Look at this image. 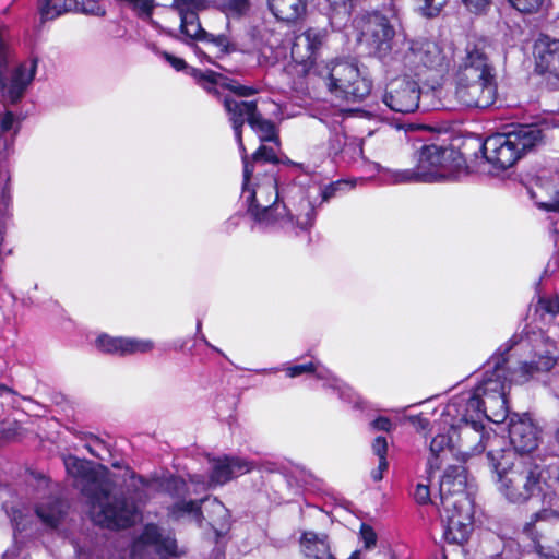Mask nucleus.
Here are the masks:
<instances>
[{
    "label": "nucleus",
    "instance_id": "nucleus-1",
    "mask_svg": "<svg viewBox=\"0 0 559 559\" xmlns=\"http://www.w3.org/2000/svg\"><path fill=\"white\" fill-rule=\"evenodd\" d=\"M63 464L73 486L87 498L91 519L97 525L107 528L128 527L135 522L140 504L150 499L152 481L134 473H131L130 484L134 493L117 497L112 495L114 483L110 478L104 472L94 469L90 462L68 455Z\"/></svg>",
    "mask_w": 559,
    "mask_h": 559
},
{
    "label": "nucleus",
    "instance_id": "nucleus-2",
    "mask_svg": "<svg viewBox=\"0 0 559 559\" xmlns=\"http://www.w3.org/2000/svg\"><path fill=\"white\" fill-rule=\"evenodd\" d=\"M243 186L242 198L248 203V213L254 222L262 226L278 224L283 228L302 230L312 226L314 209L311 203L300 198L298 204L288 207L290 199L281 194L277 180L274 176H266L255 188H249V181L253 175V166L247 155H242Z\"/></svg>",
    "mask_w": 559,
    "mask_h": 559
},
{
    "label": "nucleus",
    "instance_id": "nucleus-3",
    "mask_svg": "<svg viewBox=\"0 0 559 559\" xmlns=\"http://www.w3.org/2000/svg\"><path fill=\"white\" fill-rule=\"evenodd\" d=\"M487 457L497 474L498 490L510 503L523 504L542 492L543 468L532 457L492 449Z\"/></svg>",
    "mask_w": 559,
    "mask_h": 559
},
{
    "label": "nucleus",
    "instance_id": "nucleus-4",
    "mask_svg": "<svg viewBox=\"0 0 559 559\" xmlns=\"http://www.w3.org/2000/svg\"><path fill=\"white\" fill-rule=\"evenodd\" d=\"M460 152L436 144L424 145L413 169H385L384 179L393 185L432 183L456 179L464 168Z\"/></svg>",
    "mask_w": 559,
    "mask_h": 559
},
{
    "label": "nucleus",
    "instance_id": "nucleus-5",
    "mask_svg": "<svg viewBox=\"0 0 559 559\" xmlns=\"http://www.w3.org/2000/svg\"><path fill=\"white\" fill-rule=\"evenodd\" d=\"M514 348L527 356L519 361L518 367L507 368L510 373L509 382L526 383L540 373L549 372L557 365L556 344L542 332L521 337L514 335L504 345L503 352L495 356H503L508 362L511 356L510 352Z\"/></svg>",
    "mask_w": 559,
    "mask_h": 559
},
{
    "label": "nucleus",
    "instance_id": "nucleus-6",
    "mask_svg": "<svg viewBox=\"0 0 559 559\" xmlns=\"http://www.w3.org/2000/svg\"><path fill=\"white\" fill-rule=\"evenodd\" d=\"M542 141V130L535 124H522L507 133L488 136L480 151L496 169L512 167L526 152Z\"/></svg>",
    "mask_w": 559,
    "mask_h": 559
},
{
    "label": "nucleus",
    "instance_id": "nucleus-7",
    "mask_svg": "<svg viewBox=\"0 0 559 559\" xmlns=\"http://www.w3.org/2000/svg\"><path fill=\"white\" fill-rule=\"evenodd\" d=\"M314 73L337 98L362 100L371 91V82L362 76L357 62L334 60L316 67Z\"/></svg>",
    "mask_w": 559,
    "mask_h": 559
},
{
    "label": "nucleus",
    "instance_id": "nucleus-8",
    "mask_svg": "<svg viewBox=\"0 0 559 559\" xmlns=\"http://www.w3.org/2000/svg\"><path fill=\"white\" fill-rule=\"evenodd\" d=\"M507 358L492 356L488 367L492 369L486 372V378L477 386L480 395L486 419L493 423H502L508 415L507 405Z\"/></svg>",
    "mask_w": 559,
    "mask_h": 559
},
{
    "label": "nucleus",
    "instance_id": "nucleus-9",
    "mask_svg": "<svg viewBox=\"0 0 559 559\" xmlns=\"http://www.w3.org/2000/svg\"><path fill=\"white\" fill-rule=\"evenodd\" d=\"M480 395L477 388L474 390L473 395L465 404L464 413L462 414V425L460 426L461 447L464 453L477 454L483 452L487 447L500 441L497 435L484 432L481 424L485 417V412Z\"/></svg>",
    "mask_w": 559,
    "mask_h": 559
},
{
    "label": "nucleus",
    "instance_id": "nucleus-10",
    "mask_svg": "<svg viewBox=\"0 0 559 559\" xmlns=\"http://www.w3.org/2000/svg\"><path fill=\"white\" fill-rule=\"evenodd\" d=\"M524 532L531 536L533 548L545 559H559V511L543 508L532 514L524 525Z\"/></svg>",
    "mask_w": 559,
    "mask_h": 559
},
{
    "label": "nucleus",
    "instance_id": "nucleus-11",
    "mask_svg": "<svg viewBox=\"0 0 559 559\" xmlns=\"http://www.w3.org/2000/svg\"><path fill=\"white\" fill-rule=\"evenodd\" d=\"M394 58L416 75H420L424 70H439L445 62L441 47L436 41L424 38L404 39Z\"/></svg>",
    "mask_w": 559,
    "mask_h": 559
},
{
    "label": "nucleus",
    "instance_id": "nucleus-12",
    "mask_svg": "<svg viewBox=\"0 0 559 559\" xmlns=\"http://www.w3.org/2000/svg\"><path fill=\"white\" fill-rule=\"evenodd\" d=\"M358 27L359 40L379 58H385L392 51L395 28L385 15L367 14L360 20Z\"/></svg>",
    "mask_w": 559,
    "mask_h": 559
},
{
    "label": "nucleus",
    "instance_id": "nucleus-13",
    "mask_svg": "<svg viewBox=\"0 0 559 559\" xmlns=\"http://www.w3.org/2000/svg\"><path fill=\"white\" fill-rule=\"evenodd\" d=\"M454 83L453 95L462 107L485 109L496 100V78L454 79Z\"/></svg>",
    "mask_w": 559,
    "mask_h": 559
},
{
    "label": "nucleus",
    "instance_id": "nucleus-14",
    "mask_svg": "<svg viewBox=\"0 0 559 559\" xmlns=\"http://www.w3.org/2000/svg\"><path fill=\"white\" fill-rule=\"evenodd\" d=\"M490 45L485 38H475L467 43L464 56L460 59L454 79L496 78L489 61Z\"/></svg>",
    "mask_w": 559,
    "mask_h": 559
},
{
    "label": "nucleus",
    "instance_id": "nucleus-15",
    "mask_svg": "<svg viewBox=\"0 0 559 559\" xmlns=\"http://www.w3.org/2000/svg\"><path fill=\"white\" fill-rule=\"evenodd\" d=\"M176 548L177 544L173 537L164 536L158 526L148 524L133 542L131 554L140 559H148L152 555L165 559L176 555Z\"/></svg>",
    "mask_w": 559,
    "mask_h": 559
},
{
    "label": "nucleus",
    "instance_id": "nucleus-16",
    "mask_svg": "<svg viewBox=\"0 0 559 559\" xmlns=\"http://www.w3.org/2000/svg\"><path fill=\"white\" fill-rule=\"evenodd\" d=\"M420 88L407 78L392 80L385 88L382 100L393 111L414 112L419 106Z\"/></svg>",
    "mask_w": 559,
    "mask_h": 559
},
{
    "label": "nucleus",
    "instance_id": "nucleus-17",
    "mask_svg": "<svg viewBox=\"0 0 559 559\" xmlns=\"http://www.w3.org/2000/svg\"><path fill=\"white\" fill-rule=\"evenodd\" d=\"M450 509L442 508L441 518L444 523V537L449 543L462 544L467 540L472 526V503L469 499L457 501Z\"/></svg>",
    "mask_w": 559,
    "mask_h": 559
},
{
    "label": "nucleus",
    "instance_id": "nucleus-18",
    "mask_svg": "<svg viewBox=\"0 0 559 559\" xmlns=\"http://www.w3.org/2000/svg\"><path fill=\"white\" fill-rule=\"evenodd\" d=\"M222 104L228 116V120L231 123L235 132L236 141L242 155H247L246 147L242 141V127L245 122L250 123L251 116H255L258 110L257 102L254 100H241L231 95H225Z\"/></svg>",
    "mask_w": 559,
    "mask_h": 559
},
{
    "label": "nucleus",
    "instance_id": "nucleus-19",
    "mask_svg": "<svg viewBox=\"0 0 559 559\" xmlns=\"http://www.w3.org/2000/svg\"><path fill=\"white\" fill-rule=\"evenodd\" d=\"M467 476L462 465L449 466L440 481V500L442 508L450 509L457 501L468 499L466 493Z\"/></svg>",
    "mask_w": 559,
    "mask_h": 559
},
{
    "label": "nucleus",
    "instance_id": "nucleus-20",
    "mask_svg": "<svg viewBox=\"0 0 559 559\" xmlns=\"http://www.w3.org/2000/svg\"><path fill=\"white\" fill-rule=\"evenodd\" d=\"M95 345L102 353L119 356L148 353L154 348V343L150 340L114 337L107 334L99 335Z\"/></svg>",
    "mask_w": 559,
    "mask_h": 559
},
{
    "label": "nucleus",
    "instance_id": "nucleus-21",
    "mask_svg": "<svg viewBox=\"0 0 559 559\" xmlns=\"http://www.w3.org/2000/svg\"><path fill=\"white\" fill-rule=\"evenodd\" d=\"M211 464L210 481L213 485H224L234 477L247 474L254 468L252 462L238 456L228 455L213 459L211 460Z\"/></svg>",
    "mask_w": 559,
    "mask_h": 559
},
{
    "label": "nucleus",
    "instance_id": "nucleus-22",
    "mask_svg": "<svg viewBox=\"0 0 559 559\" xmlns=\"http://www.w3.org/2000/svg\"><path fill=\"white\" fill-rule=\"evenodd\" d=\"M510 442L514 448L513 452L530 453L538 445L537 427L527 417L511 419L509 424Z\"/></svg>",
    "mask_w": 559,
    "mask_h": 559
},
{
    "label": "nucleus",
    "instance_id": "nucleus-23",
    "mask_svg": "<svg viewBox=\"0 0 559 559\" xmlns=\"http://www.w3.org/2000/svg\"><path fill=\"white\" fill-rule=\"evenodd\" d=\"M537 68L559 79V39L540 35L534 45Z\"/></svg>",
    "mask_w": 559,
    "mask_h": 559
},
{
    "label": "nucleus",
    "instance_id": "nucleus-24",
    "mask_svg": "<svg viewBox=\"0 0 559 559\" xmlns=\"http://www.w3.org/2000/svg\"><path fill=\"white\" fill-rule=\"evenodd\" d=\"M37 60L32 59L21 63L13 72L8 88V96L12 103L17 102L34 80Z\"/></svg>",
    "mask_w": 559,
    "mask_h": 559
},
{
    "label": "nucleus",
    "instance_id": "nucleus-25",
    "mask_svg": "<svg viewBox=\"0 0 559 559\" xmlns=\"http://www.w3.org/2000/svg\"><path fill=\"white\" fill-rule=\"evenodd\" d=\"M301 551L307 559H335L331 552L328 536L313 532L304 533L300 539Z\"/></svg>",
    "mask_w": 559,
    "mask_h": 559
},
{
    "label": "nucleus",
    "instance_id": "nucleus-26",
    "mask_svg": "<svg viewBox=\"0 0 559 559\" xmlns=\"http://www.w3.org/2000/svg\"><path fill=\"white\" fill-rule=\"evenodd\" d=\"M308 0H267L273 15L286 23H295L306 13Z\"/></svg>",
    "mask_w": 559,
    "mask_h": 559
},
{
    "label": "nucleus",
    "instance_id": "nucleus-27",
    "mask_svg": "<svg viewBox=\"0 0 559 559\" xmlns=\"http://www.w3.org/2000/svg\"><path fill=\"white\" fill-rule=\"evenodd\" d=\"M358 0H326L328 16L335 27H342L352 16Z\"/></svg>",
    "mask_w": 559,
    "mask_h": 559
},
{
    "label": "nucleus",
    "instance_id": "nucleus-28",
    "mask_svg": "<svg viewBox=\"0 0 559 559\" xmlns=\"http://www.w3.org/2000/svg\"><path fill=\"white\" fill-rule=\"evenodd\" d=\"M204 500H200V501H197V500H189V501L180 500V501H177L176 503H174L168 509V514L174 520H180V519H183V518H189L192 521H194L198 525L201 526L202 525V521H203V515H202V511H201V503Z\"/></svg>",
    "mask_w": 559,
    "mask_h": 559
},
{
    "label": "nucleus",
    "instance_id": "nucleus-29",
    "mask_svg": "<svg viewBox=\"0 0 559 559\" xmlns=\"http://www.w3.org/2000/svg\"><path fill=\"white\" fill-rule=\"evenodd\" d=\"M171 7L180 16V27L198 24V11L204 9L203 0H173Z\"/></svg>",
    "mask_w": 559,
    "mask_h": 559
},
{
    "label": "nucleus",
    "instance_id": "nucleus-30",
    "mask_svg": "<svg viewBox=\"0 0 559 559\" xmlns=\"http://www.w3.org/2000/svg\"><path fill=\"white\" fill-rule=\"evenodd\" d=\"M36 514L45 525L53 528L58 526L64 514V506L60 500H49L36 508Z\"/></svg>",
    "mask_w": 559,
    "mask_h": 559
},
{
    "label": "nucleus",
    "instance_id": "nucleus-31",
    "mask_svg": "<svg viewBox=\"0 0 559 559\" xmlns=\"http://www.w3.org/2000/svg\"><path fill=\"white\" fill-rule=\"evenodd\" d=\"M249 126L255 133H258L262 142L278 141L275 124L271 120L263 118L259 111L255 116H251Z\"/></svg>",
    "mask_w": 559,
    "mask_h": 559
},
{
    "label": "nucleus",
    "instance_id": "nucleus-32",
    "mask_svg": "<svg viewBox=\"0 0 559 559\" xmlns=\"http://www.w3.org/2000/svg\"><path fill=\"white\" fill-rule=\"evenodd\" d=\"M193 76L197 79L198 83L210 94L216 96L218 99L223 100V97L226 95L223 93L225 87H222L223 83H219L221 75L213 72H202L198 70H193Z\"/></svg>",
    "mask_w": 559,
    "mask_h": 559
},
{
    "label": "nucleus",
    "instance_id": "nucleus-33",
    "mask_svg": "<svg viewBox=\"0 0 559 559\" xmlns=\"http://www.w3.org/2000/svg\"><path fill=\"white\" fill-rule=\"evenodd\" d=\"M325 38L326 32L324 29L309 28L297 37L294 45V50L304 44L310 52L308 56V58H310L317 50L322 47Z\"/></svg>",
    "mask_w": 559,
    "mask_h": 559
},
{
    "label": "nucleus",
    "instance_id": "nucleus-34",
    "mask_svg": "<svg viewBox=\"0 0 559 559\" xmlns=\"http://www.w3.org/2000/svg\"><path fill=\"white\" fill-rule=\"evenodd\" d=\"M181 32L190 38L206 40L214 43L217 47L225 49L228 45V39L225 35L214 36L209 34L201 27V24H192L191 26H182Z\"/></svg>",
    "mask_w": 559,
    "mask_h": 559
},
{
    "label": "nucleus",
    "instance_id": "nucleus-35",
    "mask_svg": "<svg viewBox=\"0 0 559 559\" xmlns=\"http://www.w3.org/2000/svg\"><path fill=\"white\" fill-rule=\"evenodd\" d=\"M219 8L227 16L241 17L251 9L250 0H219Z\"/></svg>",
    "mask_w": 559,
    "mask_h": 559
},
{
    "label": "nucleus",
    "instance_id": "nucleus-36",
    "mask_svg": "<svg viewBox=\"0 0 559 559\" xmlns=\"http://www.w3.org/2000/svg\"><path fill=\"white\" fill-rule=\"evenodd\" d=\"M319 362H309L305 365L290 366L286 369L287 376L296 378L302 373H316L319 379H326L330 377V371L325 368L318 370Z\"/></svg>",
    "mask_w": 559,
    "mask_h": 559
},
{
    "label": "nucleus",
    "instance_id": "nucleus-37",
    "mask_svg": "<svg viewBox=\"0 0 559 559\" xmlns=\"http://www.w3.org/2000/svg\"><path fill=\"white\" fill-rule=\"evenodd\" d=\"M419 14L427 19L436 17L440 14L448 0H413Z\"/></svg>",
    "mask_w": 559,
    "mask_h": 559
},
{
    "label": "nucleus",
    "instance_id": "nucleus-38",
    "mask_svg": "<svg viewBox=\"0 0 559 559\" xmlns=\"http://www.w3.org/2000/svg\"><path fill=\"white\" fill-rule=\"evenodd\" d=\"M14 123V115L7 111L0 121V159L7 155L12 139H9L7 132L10 131Z\"/></svg>",
    "mask_w": 559,
    "mask_h": 559
},
{
    "label": "nucleus",
    "instance_id": "nucleus-39",
    "mask_svg": "<svg viewBox=\"0 0 559 559\" xmlns=\"http://www.w3.org/2000/svg\"><path fill=\"white\" fill-rule=\"evenodd\" d=\"M52 1L53 0H39V13L43 22L51 21L68 11L64 4Z\"/></svg>",
    "mask_w": 559,
    "mask_h": 559
},
{
    "label": "nucleus",
    "instance_id": "nucleus-40",
    "mask_svg": "<svg viewBox=\"0 0 559 559\" xmlns=\"http://www.w3.org/2000/svg\"><path fill=\"white\" fill-rule=\"evenodd\" d=\"M451 443V438L448 435H437L430 442V452L433 455V459L429 460V466L431 468H440L437 463V459L440 453L444 452Z\"/></svg>",
    "mask_w": 559,
    "mask_h": 559
},
{
    "label": "nucleus",
    "instance_id": "nucleus-41",
    "mask_svg": "<svg viewBox=\"0 0 559 559\" xmlns=\"http://www.w3.org/2000/svg\"><path fill=\"white\" fill-rule=\"evenodd\" d=\"M248 160H249V163L252 164L253 167H254L255 163L261 162V160L269 162V163H274V164L278 162V159L276 157V154L273 151V148L267 147L265 145H261L254 152V154L252 155V158L251 159L248 158Z\"/></svg>",
    "mask_w": 559,
    "mask_h": 559
},
{
    "label": "nucleus",
    "instance_id": "nucleus-42",
    "mask_svg": "<svg viewBox=\"0 0 559 559\" xmlns=\"http://www.w3.org/2000/svg\"><path fill=\"white\" fill-rule=\"evenodd\" d=\"M511 5L520 12L533 13L536 12L544 0H508Z\"/></svg>",
    "mask_w": 559,
    "mask_h": 559
},
{
    "label": "nucleus",
    "instance_id": "nucleus-43",
    "mask_svg": "<svg viewBox=\"0 0 559 559\" xmlns=\"http://www.w3.org/2000/svg\"><path fill=\"white\" fill-rule=\"evenodd\" d=\"M222 87H225L226 90L234 93V97H249L251 95H254L258 91L254 87L241 85L236 82L230 83H223Z\"/></svg>",
    "mask_w": 559,
    "mask_h": 559
},
{
    "label": "nucleus",
    "instance_id": "nucleus-44",
    "mask_svg": "<svg viewBox=\"0 0 559 559\" xmlns=\"http://www.w3.org/2000/svg\"><path fill=\"white\" fill-rule=\"evenodd\" d=\"M17 430L16 421L0 423V440H13L17 436Z\"/></svg>",
    "mask_w": 559,
    "mask_h": 559
},
{
    "label": "nucleus",
    "instance_id": "nucleus-45",
    "mask_svg": "<svg viewBox=\"0 0 559 559\" xmlns=\"http://www.w3.org/2000/svg\"><path fill=\"white\" fill-rule=\"evenodd\" d=\"M539 305L545 312L551 316H555L559 312V297L557 296L549 298H540Z\"/></svg>",
    "mask_w": 559,
    "mask_h": 559
},
{
    "label": "nucleus",
    "instance_id": "nucleus-46",
    "mask_svg": "<svg viewBox=\"0 0 559 559\" xmlns=\"http://www.w3.org/2000/svg\"><path fill=\"white\" fill-rule=\"evenodd\" d=\"M469 12L479 14L485 12L490 5L491 0H462Z\"/></svg>",
    "mask_w": 559,
    "mask_h": 559
},
{
    "label": "nucleus",
    "instance_id": "nucleus-47",
    "mask_svg": "<svg viewBox=\"0 0 559 559\" xmlns=\"http://www.w3.org/2000/svg\"><path fill=\"white\" fill-rule=\"evenodd\" d=\"M372 452L379 460H386L388 442L384 437H377L372 442Z\"/></svg>",
    "mask_w": 559,
    "mask_h": 559
},
{
    "label": "nucleus",
    "instance_id": "nucleus-48",
    "mask_svg": "<svg viewBox=\"0 0 559 559\" xmlns=\"http://www.w3.org/2000/svg\"><path fill=\"white\" fill-rule=\"evenodd\" d=\"M360 535L367 548L376 545L377 534L371 526L362 524L360 528Z\"/></svg>",
    "mask_w": 559,
    "mask_h": 559
},
{
    "label": "nucleus",
    "instance_id": "nucleus-49",
    "mask_svg": "<svg viewBox=\"0 0 559 559\" xmlns=\"http://www.w3.org/2000/svg\"><path fill=\"white\" fill-rule=\"evenodd\" d=\"M185 481L180 478H170L166 481V490L174 496L180 495L185 489Z\"/></svg>",
    "mask_w": 559,
    "mask_h": 559
},
{
    "label": "nucleus",
    "instance_id": "nucleus-50",
    "mask_svg": "<svg viewBox=\"0 0 559 559\" xmlns=\"http://www.w3.org/2000/svg\"><path fill=\"white\" fill-rule=\"evenodd\" d=\"M414 497L418 503H427L430 500L429 487L421 484L417 485Z\"/></svg>",
    "mask_w": 559,
    "mask_h": 559
},
{
    "label": "nucleus",
    "instance_id": "nucleus-51",
    "mask_svg": "<svg viewBox=\"0 0 559 559\" xmlns=\"http://www.w3.org/2000/svg\"><path fill=\"white\" fill-rule=\"evenodd\" d=\"M371 428L373 430L380 431H390L392 428V423L388 417L380 416L371 421Z\"/></svg>",
    "mask_w": 559,
    "mask_h": 559
},
{
    "label": "nucleus",
    "instance_id": "nucleus-52",
    "mask_svg": "<svg viewBox=\"0 0 559 559\" xmlns=\"http://www.w3.org/2000/svg\"><path fill=\"white\" fill-rule=\"evenodd\" d=\"M167 62L171 64L176 70H181L186 67L185 60L177 58L166 51L158 52Z\"/></svg>",
    "mask_w": 559,
    "mask_h": 559
},
{
    "label": "nucleus",
    "instance_id": "nucleus-53",
    "mask_svg": "<svg viewBox=\"0 0 559 559\" xmlns=\"http://www.w3.org/2000/svg\"><path fill=\"white\" fill-rule=\"evenodd\" d=\"M389 467V463L386 460H379L378 467L371 471V478L374 481H380L383 478V473Z\"/></svg>",
    "mask_w": 559,
    "mask_h": 559
},
{
    "label": "nucleus",
    "instance_id": "nucleus-54",
    "mask_svg": "<svg viewBox=\"0 0 559 559\" xmlns=\"http://www.w3.org/2000/svg\"><path fill=\"white\" fill-rule=\"evenodd\" d=\"M341 185H342L341 182H335V183H332V185L325 187L324 190L322 191L323 200L326 201V200L331 199L332 197H334Z\"/></svg>",
    "mask_w": 559,
    "mask_h": 559
},
{
    "label": "nucleus",
    "instance_id": "nucleus-55",
    "mask_svg": "<svg viewBox=\"0 0 559 559\" xmlns=\"http://www.w3.org/2000/svg\"><path fill=\"white\" fill-rule=\"evenodd\" d=\"M17 557H19V547L17 546H13L12 549H8L3 555L4 559H16ZM23 559H29V558H23Z\"/></svg>",
    "mask_w": 559,
    "mask_h": 559
},
{
    "label": "nucleus",
    "instance_id": "nucleus-56",
    "mask_svg": "<svg viewBox=\"0 0 559 559\" xmlns=\"http://www.w3.org/2000/svg\"><path fill=\"white\" fill-rule=\"evenodd\" d=\"M4 393H12V390L10 388H8L7 385L1 384L0 385V395H2Z\"/></svg>",
    "mask_w": 559,
    "mask_h": 559
},
{
    "label": "nucleus",
    "instance_id": "nucleus-57",
    "mask_svg": "<svg viewBox=\"0 0 559 559\" xmlns=\"http://www.w3.org/2000/svg\"><path fill=\"white\" fill-rule=\"evenodd\" d=\"M15 521V528L19 531V532H23L25 530V525L22 524L21 522H17L16 519H14Z\"/></svg>",
    "mask_w": 559,
    "mask_h": 559
},
{
    "label": "nucleus",
    "instance_id": "nucleus-58",
    "mask_svg": "<svg viewBox=\"0 0 559 559\" xmlns=\"http://www.w3.org/2000/svg\"><path fill=\"white\" fill-rule=\"evenodd\" d=\"M555 437H556V440L559 444V426L557 427L556 431H555Z\"/></svg>",
    "mask_w": 559,
    "mask_h": 559
},
{
    "label": "nucleus",
    "instance_id": "nucleus-59",
    "mask_svg": "<svg viewBox=\"0 0 559 559\" xmlns=\"http://www.w3.org/2000/svg\"><path fill=\"white\" fill-rule=\"evenodd\" d=\"M556 203H557V205L559 206V190H558V191H557V193H556Z\"/></svg>",
    "mask_w": 559,
    "mask_h": 559
},
{
    "label": "nucleus",
    "instance_id": "nucleus-60",
    "mask_svg": "<svg viewBox=\"0 0 559 559\" xmlns=\"http://www.w3.org/2000/svg\"><path fill=\"white\" fill-rule=\"evenodd\" d=\"M348 559H359V558H358L357 554H353V555L350 556V558H348Z\"/></svg>",
    "mask_w": 559,
    "mask_h": 559
},
{
    "label": "nucleus",
    "instance_id": "nucleus-61",
    "mask_svg": "<svg viewBox=\"0 0 559 559\" xmlns=\"http://www.w3.org/2000/svg\"><path fill=\"white\" fill-rule=\"evenodd\" d=\"M213 503H215L217 507H222V504L216 499L213 500Z\"/></svg>",
    "mask_w": 559,
    "mask_h": 559
},
{
    "label": "nucleus",
    "instance_id": "nucleus-62",
    "mask_svg": "<svg viewBox=\"0 0 559 559\" xmlns=\"http://www.w3.org/2000/svg\"><path fill=\"white\" fill-rule=\"evenodd\" d=\"M201 324H202V323H201V320H199V321H198V331H200V329H201Z\"/></svg>",
    "mask_w": 559,
    "mask_h": 559
},
{
    "label": "nucleus",
    "instance_id": "nucleus-63",
    "mask_svg": "<svg viewBox=\"0 0 559 559\" xmlns=\"http://www.w3.org/2000/svg\"><path fill=\"white\" fill-rule=\"evenodd\" d=\"M292 190H298V192L301 194V190L299 188L292 187Z\"/></svg>",
    "mask_w": 559,
    "mask_h": 559
},
{
    "label": "nucleus",
    "instance_id": "nucleus-64",
    "mask_svg": "<svg viewBox=\"0 0 559 559\" xmlns=\"http://www.w3.org/2000/svg\"><path fill=\"white\" fill-rule=\"evenodd\" d=\"M201 340L204 341L207 344V341L205 340L204 335H201Z\"/></svg>",
    "mask_w": 559,
    "mask_h": 559
}]
</instances>
